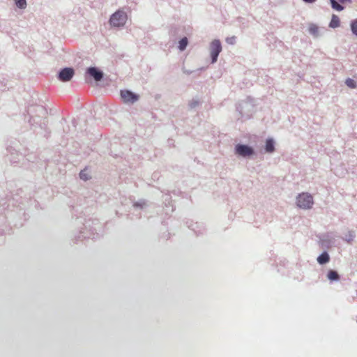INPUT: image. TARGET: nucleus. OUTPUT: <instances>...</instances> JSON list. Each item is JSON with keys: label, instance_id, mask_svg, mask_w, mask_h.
Segmentation results:
<instances>
[{"label": "nucleus", "instance_id": "obj_1", "mask_svg": "<svg viewBox=\"0 0 357 357\" xmlns=\"http://www.w3.org/2000/svg\"><path fill=\"white\" fill-rule=\"evenodd\" d=\"M127 19V14L122 10H119L112 15L109 19V23L113 26L120 27L125 25Z\"/></svg>", "mask_w": 357, "mask_h": 357}, {"label": "nucleus", "instance_id": "obj_2", "mask_svg": "<svg viewBox=\"0 0 357 357\" xmlns=\"http://www.w3.org/2000/svg\"><path fill=\"white\" fill-rule=\"evenodd\" d=\"M314 204L313 197L311 195L303 192L298 195L296 198L297 206L303 209L311 208Z\"/></svg>", "mask_w": 357, "mask_h": 357}, {"label": "nucleus", "instance_id": "obj_3", "mask_svg": "<svg viewBox=\"0 0 357 357\" xmlns=\"http://www.w3.org/2000/svg\"><path fill=\"white\" fill-rule=\"evenodd\" d=\"M222 51L221 43L219 40H214L210 45V53L212 59V63L217 61L218 56Z\"/></svg>", "mask_w": 357, "mask_h": 357}, {"label": "nucleus", "instance_id": "obj_4", "mask_svg": "<svg viewBox=\"0 0 357 357\" xmlns=\"http://www.w3.org/2000/svg\"><path fill=\"white\" fill-rule=\"evenodd\" d=\"M121 97L125 103H134L139 99V96L128 90L121 91Z\"/></svg>", "mask_w": 357, "mask_h": 357}, {"label": "nucleus", "instance_id": "obj_5", "mask_svg": "<svg viewBox=\"0 0 357 357\" xmlns=\"http://www.w3.org/2000/svg\"><path fill=\"white\" fill-rule=\"evenodd\" d=\"M236 153L239 155L246 157L252 155L253 150L248 146L238 144L236 146Z\"/></svg>", "mask_w": 357, "mask_h": 357}, {"label": "nucleus", "instance_id": "obj_6", "mask_svg": "<svg viewBox=\"0 0 357 357\" xmlns=\"http://www.w3.org/2000/svg\"><path fill=\"white\" fill-rule=\"evenodd\" d=\"M74 75V70L70 68H66L61 70L59 74V79L62 82H68L71 79Z\"/></svg>", "mask_w": 357, "mask_h": 357}, {"label": "nucleus", "instance_id": "obj_7", "mask_svg": "<svg viewBox=\"0 0 357 357\" xmlns=\"http://www.w3.org/2000/svg\"><path fill=\"white\" fill-rule=\"evenodd\" d=\"M88 73L92 76L95 80L100 81L102 78V73L98 71L96 68L91 67L87 70Z\"/></svg>", "mask_w": 357, "mask_h": 357}, {"label": "nucleus", "instance_id": "obj_8", "mask_svg": "<svg viewBox=\"0 0 357 357\" xmlns=\"http://www.w3.org/2000/svg\"><path fill=\"white\" fill-rule=\"evenodd\" d=\"M340 21L338 16L333 14L332 15V18L330 22L329 26L331 28L335 29V28L340 26Z\"/></svg>", "mask_w": 357, "mask_h": 357}, {"label": "nucleus", "instance_id": "obj_9", "mask_svg": "<svg viewBox=\"0 0 357 357\" xmlns=\"http://www.w3.org/2000/svg\"><path fill=\"white\" fill-rule=\"evenodd\" d=\"M329 255L327 252H324L321 255H320L317 258V261L320 264H324L329 261Z\"/></svg>", "mask_w": 357, "mask_h": 357}, {"label": "nucleus", "instance_id": "obj_10", "mask_svg": "<svg viewBox=\"0 0 357 357\" xmlns=\"http://www.w3.org/2000/svg\"><path fill=\"white\" fill-rule=\"evenodd\" d=\"M275 150L274 142L272 139H267L266 142V151L268 153H272Z\"/></svg>", "mask_w": 357, "mask_h": 357}, {"label": "nucleus", "instance_id": "obj_11", "mask_svg": "<svg viewBox=\"0 0 357 357\" xmlns=\"http://www.w3.org/2000/svg\"><path fill=\"white\" fill-rule=\"evenodd\" d=\"M327 276L330 280H337L339 279V275L337 273L332 270L328 271Z\"/></svg>", "mask_w": 357, "mask_h": 357}, {"label": "nucleus", "instance_id": "obj_12", "mask_svg": "<svg viewBox=\"0 0 357 357\" xmlns=\"http://www.w3.org/2000/svg\"><path fill=\"white\" fill-rule=\"evenodd\" d=\"M331 6L333 9L341 11L344 9L343 6L339 4L335 0H330Z\"/></svg>", "mask_w": 357, "mask_h": 357}, {"label": "nucleus", "instance_id": "obj_13", "mask_svg": "<svg viewBox=\"0 0 357 357\" xmlns=\"http://www.w3.org/2000/svg\"><path fill=\"white\" fill-rule=\"evenodd\" d=\"M79 176H80L81 179H82L84 181H86L91 178V176L86 169L82 170L80 172Z\"/></svg>", "mask_w": 357, "mask_h": 357}, {"label": "nucleus", "instance_id": "obj_14", "mask_svg": "<svg viewBox=\"0 0 357 357\" xmlns=\"http://www.w3.org/2000/svg\"><path fill=\"white\" fill-rule=\"evenodd\" d=\"M188 45V39L187 38H183L179 41L178 48L180 50L183 51L185 49Z\"/></svg>", "mask_w": 357, "mask_h": 357}, {"label": "nucleus", "instance_id": "obj_15", "mask_svg": "<svg viewBox=\"0 0 357 357\" xmlns=\"http://www.w3.org/2000/svg\"><path fill=\"white\" fill-rule=\"evenodd\" d=\"M309 32L314 36H317L319 32L318 26L315 24H311L309 26Z\"/></svg>", "mask_w": 357, "mask_h": 357}, {"label": "nucleus", "instance_id": "obj_16", "mask_svg": "<svg viewBox=\"0 0 357 357\" xmlns=\"http://www.w3.org/2000/svg\"><path fill=\"white\" fill-rule=\"evenodd\" d=\"M15 2L16 6L21 9H24L26 6V0H15Z\"/></svg>", "mask_w": 357, "mask_h": 357}, {"label": "nucleus", "instance_id": "obj_17", "mask_svg": "<svg viewBox=\"0 0 357 357\" xmlns=\"http://www.w3.org/2000/svg\"><path fill=\"white\" fill-rule=\"evenodd\" d=\"M345 83L347 86L351 89H355L356 87V82L351 78L347 79Z\"/></svg>", "mask_w": 357, "mask_h": 357}, {"label": "nucleus", "instance_id": "obj_18", "mask_svg": "<svg viewBox=\"0 0 357 357\" xmlns=\"http://www.w3.org/2000/svg\"><path fill=\"white\" fill-rule=\"evenodd\" d=\"M351 29L353 33L357 36V19L351 22Z\"/></svg>", "mask_w": 357, "mask_h": 357}, {"label": "nucleus", "instance_id": "obj_19", "mask_svg": "<svg viewBox=\"0 0 357 357\" xmlns=\"http://www.w3.org/2000/svg\"><path fill=\"white\" fill-rule=\"evenodd\" d=\"M227 43L234 44L235 42V37L227 38L226 40Z\"/></svg>", "mask_w": 357, "mask_h": 357}, {"label": "nucleus", "instance_id": "obj_20", "mask_svg": "<svg viewBox=\"0 0 357 357\" xmlns=\"http://www.w3.org/2000/svg\"><path fill=\"white\" fill-rule=\"evenodd\" d=\"M306 3H313L316 0H303Z\"/></svg>", "mask_w": 357, "mask_h": 357}]
</instances>
